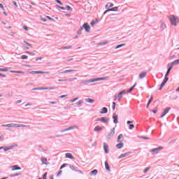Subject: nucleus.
Here are the masks:
<instances>
[{
  "label": "nucleus",
  "instance_id": "obj_59",
  "mask_svg": "<svg viewBox=\"0 0 179 179\" xmlns=\"http://www.w3.org/2000/svg\"><path fill=\"white\" fill-rule=\"evenodd\" d=\"M170 71H171V70H169V69H168V71H166V73L165 76H167L168 75H169Z\"/></svg>",
  "mask_w": 179,
  "mask_h": 179
},
{
  "label": "nucleus",
  "instance_id": "obj_46",
  "mask_svg": "<svg viewBox=\"0 0 179 179\" xmlns=\"http://www.w3.org/2000/svg\"><path fill=\"white\" fill-rule=\"evenodd\" d=\"M21 58H22V59H27L28 57H27V55H23L21 57Z\"/></svg>",
  "mask_w": 179,
  "mask_h": 179
},
{
  "label": "nucleus",
  "instance_id": "obj_53",
  "mask_svg": "<svg viewBox=\"0 0 179 179\" xmlns=\"http://www.w3.org/2000/svg\"><path fill=\"white\" fill-rule=\"evenodd\" d=\"M91 26H94L96 24V21H92L91 23H90Z\"/></svg>",
  "mask_w": 179,
  "mask_h": 179
},
{
  "label": "nucleus",
  "instance_id": "obj_1",
  "mask_svg": "<svg viewBox=\"0 0 179 179\" xmlns=\"http://www.w3.org/2000/svg\"><path fill=\"white\" fill-rule=\"evenodd\" d=\"M169 19L172 26H175V27L177 26V23H178L179 22V19L178 17H176V15H171L169 16Z\"/></svg>",
  "mask_w": 179,
  "mask_h": 179
},
{
  "label": "nucleus",
  "instance_id": "obj_27",
  "mask_svg": "<svg viewBox=\"0 0 179 179\" xmlns=\"http://www.w3.org/2000/svg\"><path fill=\"white\" fill-rule=\"evenodd\" d=\"M124 146V143H120L117 145H116V148H117V149H122V148Z\"/></svg>",
  "mask_w": 179,
  "mask_h": 179
},
{
  "label": "nucleus",
  "instance_id": "obj_11",
  "mask_svg": "<svg viewBox=\"0 0 179 179\" xmlns=\"http://www.w3.org/2000/svg\"><path fill=\"white\" fill-rule=\"evenodd\" d=\"M75 128H78V126H72V127H70L66 129H64V130H62V132H65L66 131H71L72 129H75Z\"/></svg>",
  "mask_w": 179,
  "mask_h": 179
},
{
  "label": "nucleus",
  "instance_id": "obj_39",
  "mask_svg": "<svg viewBox=\"0 0 179 179\" xmlns=\"http://www.w3.org/2000/svg\"><path fill=\"white\" fill-rule=\"evenodd\" d=\"M164 85H166V83H164V81L161 84V87H159V90H162V89H163V87H164Z\"/></svg>",
  "mask_w": 179,
  "mask_h": 179
},
{
  "label": "nucleus",
  "instance_id": "obj_25",
  "mask_svg": "<svg viewBox=\"0 0 179 179\" xmlns=\"http://www.w3.org/2000/svg\"><path fill=\"white\" fill-rule=\"evenodd\" d=\"M110 12H117L118 10V7H114L110 9H108Z\"/></svg>",
  "mask_w": 179,
  "mask_h": 179
},
{
  "label": "nucleus",
  "instance_id": "obj_22",
  "mask_svg": "<svg viewBox=\"0 0 179 179\" xmlns=\"http://www.w3.org/2000/svg\"><path fill=\"white\" fill-rule=\"evenodd\" d=\"M108 111V110H107V108L103 107V108L101 109V111L100 112V114H107Z\"/></svg>",
  "mask_w": 179,
  "mask_h": 179
},
{
  "label": "nucleus",
  "instance_id": "obj_57",
  "mask_svg": "<svg viewBox=\"0 0 179 179\" xmlns=\"http://www.w3.org/2000/svg\"><path fill=\"white\" fill-rule=\"evenodd\" d=\"M56 2L57 3H59V5H62V2H61V1H59V0H56Z\"/></svg>",
  "mask_w": 179,
  "mask_h": 179
},
{
  "label": "nucleus",
  "instance_id": "obj_21",
  "mask_svg": "<svg viewBox=\"0 0 179 179\" xmlns=\"http://www.w3.org/2000/svg\"><path fill=\"white\" fill-rule=\"evenodd\" d=\"M122 139H124V135L120 134L117 137V142H122Z\"/></svg>",
  "mask_w": 179,
  "mask_h": 179
},
{
  "label": "nucleus",
  "instance_id": "obj_35",
  "mask_svg": "<svg viewBox=\"0 0 179 179\" xmlns=\"http://www.w3.org/2000/svg\"><path fill=\"white\" fill-rule=\"evenodd\" d=\"M11 73H23V71H10Z\"/></svg>",
  "mask_w": 179,
  "mask_h": 179
},
{
  "label": "nucleus",
  "instance_id": "obj_23",
  "mask_svg": "<svg viewBox=\"0 0 179 179\" xmlns=\"http://www.w3.org/2000/svg\"><path fill=\"white\" fill-rule=\"evenodd\" d=\"M174 64L172 63H169L168 64V69L169 71H171V69H173V66H174Z\"/></svg>",
  "mask_w": 179,
  "mask_h": 179
},
{
  "label": "nucleus",
  "instance_id": "obj_56",
  "mask_svg": "<svg viewBox=\"0 0 179 179\" xmlns=\"http://www.w3.org/2000/svg\"><path fill=\"white\" fill-rule=\"evenodd\" d=\"M0 8H1V9H3V10H5V8H3V3H0Z\"/></svg>",
  "mask_w": 179,
  "mask_h": 179
},
{
  "label": "nucleus",
  "instance_id": "obj_55",
  "mask_svg": "<svg viewBox=\"0 0 179 179\" xmlns=\"http://www.w3.org/2000/svg\"><path fill=\"white\" fill-rule=\"evenodd\" d=\"M140 138H141L142 139H145V140L149 139V137H145V136H140Z\"/></svg>",
  "mask_w": 179,
  "mask_h": 179
},
{
  "label": "nucleus",
  "instance_id": "obj_26",
  "mask_svg": "<svg viewBox=\"0 0 179 179\" xmlns=\"http://www.w3.org/2000/svg\"><path fill=\"white\" fill-rule=\"evenodd\" d=\"M85 101L87 103H94V99H92L90 98L85 99Z\"/></svg>",
  "mask_w": 179,
  "mask_h": 179
},
{
  "label": "nucleus",
  "instance_id": "obj_4",
  "mask_svg": "<svg viewBox=\"0 0 179 179\" xmlns=\"http://www.w3.org/2000/svg\"><path fill=\"white\" fill-rule=\"evenodd\" d=\"M83 29H85V31L87 33H89L90 31V25H89L88 23H85L83 26Z\"/></svg>",
  "mask_w": 179,
  "mask_h": 179
},
{
  "label": "nucleus",
  "instance_id": "obj_5",
  "mask_svg": "<svg viewBox=\"0 0 179 179\" xmlns=\"http://www.w3.org/2000/svg\"><path fill=\"white\" fill-rule=\"evenodd\" d=\"M127 124H128L129 125V129H134V128H135V125L132 124H134L133 121L128 120L127 122Z\"/></svg>",
  "mask_w": 179,
  "mask_h": 179
},
{
  "label": "nucleus",
  "instance_id": "obj_54",
  "mask_svg": "<svg viewBox=\"0 0 179 179\" xmlns=\"http://www.w3.org/2000/svg\"><path fill=\"white\" fill-rule=\"evenodd\" d=\"M66 166V164H64L63 165L61 166L60 167V170H62V169H64V167Z\"/></svg>",
  "mask_w": 179,
  "mask_h": 179
},
{
  "label": "nucleus",
  "instance_id": "obj_7",
  "mask_svg": "<svg viewBox=\"0 0 179 179\" xmlns=\"http://www.w3.org/2000/svg\"><path fill=\"white\" fill-rule=\"evenodd\" d=\"M170 110H171V108L170 107H168L166 109H164V113L161 115V118H163V117H164V115H166V114H167L169 111H170Z\"/></svg>",
  "mask_w": 179,
  "mask_h": 179
},
{
  "label": "nucleus",
  "instance_id": "obj_42",
  "mask_svg": "<svg viewBox=\"0 0 179 179\" xmlns=\"http://www.w3.org/2000/svg\"><path fill=\"white\" fill-rule=\"evenodd\" d=\"M167 80H169V78L165 76V78H164L163 82H164V83H167Z\"/></svg>",
  "mask_w": 179,
  "mask_h": 179
},
{
  "label": "nucleus",
  "instance_id": "obj_61",
  "mask_svg": "<svg viewBox=\"0 0 179 179\" xmlns=\"http://www.w3.org/2000/svg\"><path fill=\"white\" fill-rule=\"evenodd\" d=\"M152 113H153L154 114H156V113H157V109H154V110H152Z\"/></svg>",
  "mask_w": 179,
  "mask_h": 179
},
{
  "label": "nucleus",
  "instance_id": "obj_44",
  "mask_svg": "<svg viewBox=\"0 0 179 179\" xmlns=\"http://www.w3.org/2000/svg\"><path fill=\"white\" fill-rule=\"evenodd\" d=\"M76 100H79V98H75V99L71 100L70 101H71V103H75V101H76Z\"/></svg>",
  "mask_w": 179,
  "mask_h": 179
},
{
  "label": "nucleus",
  "instance_id": "obj_52",
  "mask_svg": "<svg viewBox=\"0 0 179 179\" xmlns=\"http://www.w3.org/2000/svg\"><path fill=\"white\" fill-rule=\"evenodd\" d=\"M43 179H47V172L43 174Z\"/></svg>",
  "mask_w": 179,
  "mask_h": 179
},
{
  "label": "nucleus",
  "instance_id": "obj_60",
  "mask_svg": "<svg viewBox=\"0 0 179 179\" xmlns=\"http://www.w3.org/2000/svg\"><path fill=\"white\" fill-rule=\"evenodd\" d=\"M13 3L15 5V8H17V3L15 1H13Z\"/></svg>",
  "mask_w": 179,
  "mask_h": 179
},
{
  "label": "nucleus",
  "instance_id": "obj_8",
  "mask_svg": "<svg viewBox=\"0 0 179 179\" xmlns=\"http://www.w3.org/2000/svg\"><path fill=\"white\" fill-rule=\"evenodd\" d=\"M129 155H131V152H125V153L121 154L118 157V159H124V157H127V156H129Z\"/></svg>",
  "mask_w": 179,
  "mask_h": 179
},
{
  "label": "nucleus",
  "instance_id": "obj_16",
  "mask_svg": "<svg viewBox=\"0 0 179 179\" xmlns=\"http://www.w3.org/2000/svg\"><path fill=\"white\" fill-rule=\"evenodd\" d=\"M96 121H101L102 122H108V119L107 117H101L97 119Z\"/></svg>",
  "mask_w": 179,
  "mask_h": 179
},
{
  "label": "nucleus",
  "instance_id": "obj_3",
  "mask_svg": "<svg viewBox=\"0 0 179 179\" xmlns=\"http://www.w3.org/2000/svg\"><path fill=\"white\" fill-rule=\"evenodd\" d=\"M163 149V147H158L157 148H153L150 150V152L152 153V155H155V153H159L160 150Z\"/></svg>",
  "mask_w": 179,
  "mask_h": 179
},
{
  "label": "nucleus",
  "instance_id": "obj_43",
  "mask_svg": "<svg viewBox=\"0 0 179 179\" xmlns=\"http://www.w3.org/2000/svg\"><path fill=\"white\" fill-rule=\"evenodd\" d=\"M107 43H108V41H103V42H102V43H101L99 44H100V45H105V44H107Z\"/></svg>",
  "mask_w": 179,
  "mask_h": 179
},
{
  "label": "nucleus",
  "instance_id": "obj_6",
  "mask_svg": "<svg viewBox=\"0 0 179 179\" xmlns=\"http://www.w3.org/2000/svg\"><path fill=\"white\" fill-rule=\"evenodd\" d=\"M69 169H71V170H72L73 171H76L77 173H80V174H83V172H82V171L76 170V168H75V166L73 165H71L69 166Z\"/></svg>",
  "mask_w": 179,
  "mask_h": 179
},
{
  "label": "nucleus",
  "instance_id": "obj_51",
  "mask_svg": "<svg viewBox=\"0 0 179 179\" xmlns=\"http://www.w3.org/2000/svg\"><path fill=\"white\" fill-rule=\"evenodd\" d=\"M66 62H71V61H73V58L66 59Z\"/></svg>",
  "mask_w": 179,
  "mask_h": 179
},
{
  "label": "nucleus",
  "instance_id": "obj_20",
  "mask_svg": "<svg viewBox=\"0 0 179 179\" xmlns=\"http://www.w3.org/2000/svg\"><path fill=\"white\" fill-rule=\"evenodd\" d=\"M103 128H101V127L100 126H96L94 129V132H97L99 131H102Z\"/></svg>",
  "mask_w": 179,
  "mask_h": 179
},
{
  "label": "nucleus",
  "instance_id": "obj_10",
  "mask_svg": "<svg viewBox=\"0 0 179 179\" xmlns=\"http://www.w3.org/2000/svg\"><path fill=\"white\" fill-rule=\"evenodd\" d=\"M29 73H31V74H38V73H48V72H45V71H30Z\"/></svg>",
  "mask_w": 179,
  "mask_h": 179
},
{
  "label": "nucleus",
  "instance_id": "obj_47",
  "mask_svg": "<svg viewBox=\"0 0 179 179\" xmlns=\"http://www.w3.org/2000/svg\"><path fill=\"white\" fill-rule=\"evenodd\" d=\"M47 19H48V20H51V22H54V19L51 18V17L50 16H46Z\"/></svg>",
  "mask_w": 179,
  "mask_h": 179
},
{
  "label": "nucleus",
  "instance_id": "obj_30",
  "mask_svg": "<svg viewBox=\"0 0 179 179\" xmlns=\"http://www.w3.org/2000/svg\"><path fill=\"white\" fill-rule=\"evenodd\" d=\"M105 167L108 171H110V166L108 165V162H105Z\"/></svg>",
  "mask_w": 179,
  "mask_h": 179
},
{
  "label": "nucleus",
  "instance_id": "obj_34",
  "mask_svg": "<svg viewBox=\"0 0 179 179\" xmlns=\"http://www.w3.org/2000/svg\"><path fill=\"white\" fill-rule=\"evenodd\" d=\"M103 79L101 78H98L96 79H92L91 80V82H97L98 80H103Z\"/></svg>",
  "mask_w": 179,
  "mask_h": 179
},
{
  "label": "nucleus",
  "instance_id": "obj_24",
  "mask_svg": "<svg viewBox=\"0 0 179 179\" xmlns=\"http://www.w3.org/2000/svg\"><path fill=\"white\" fill-rule=\"evenodd\" d=\"M145 76H146V72H142L139 75L140 79H143V78H145Z\"/></svg>",
  "mask_w": 179,
  "mask_h": 179
},
{
  "label": "nucleus",
  "instance_id": "obj_18",
  "mask_svg": "<svg viewBox=\"0 0 179 179\" xmlns=\"http://www.w3.org/2000/svg\"><path fill=\"white\" fill-rule=\"evenodd\" d=\"M103 149L105 151V153H108V145L107 143H103Z\"/></svg>",
  "mask_w": 179,
  "mask_h": 179
},
{
  "label": "nucleus",
  "instance_id": "obj_62",
  "mask_svg": "<svg viewBox=\"0 0 179 179\" xmlns=\"http://www.w3.org/2000/svg\"><path fill=\"white\" fill-rule=\"evenodd\" d=\"M66 96H68V95H61L60 99H64V97H66Z\"/></svg>",
  "mask_w": 179,
  "mask_h": 179
},
{
  "label": "nucleus",
  "instance_id": "obj_14",
  "mask_svg": "<svg viewBox=\"0 0 179 179\" xmlns=\"http://www.w3.org/2000/svg\"><path fill=\"white\" fill-rule=\"evenodd\" d=\"M127 94V91L123 90L122 92H120L118 94H117V97L118 99H122V95L123 94Z\"/></svg>",
  "mask_w": 179,
  "mask_h": 179
},
{
  "label": "nucleus",
  "instance_id": "obj_64",
  "mask_svg": "<svg viewBox=\"0 0 179 179\" xmlns=\"http://www.w3.org/2000/svg\"><path fill=\"white\" fill-rule=\"evenodd\" d=\"M50 104H57V102H55V101H50Z\"/></svg>",
  "mask_w": 179,
  "mask_h": 179
},
{
  "label": "nucleus",
  "instance_id": "obj_45",
  "mask_svg": "<svg viewBox=\"0 0 179 179\" xmlns=\"http://www.w3.org/2000/svg\"><path fill=\"white\" fill-rule=\"evenodd\" d=\"M57 8H58L59 9H62V10H65V8L62 7V6H56Z\"/></svg>",
  "mask_w": 179,
  "mask_h": 179
},
{
  "label": "nucleus",
  "instance_id": "obj_9",
  "mask_svg": "<svg viewBox=\"0 0 179 179\" xmlns=\"http://www.w3.org/2000/svg\"><path fill=\"white\" fill-rule=\"evenodd\" d=\"M41 160L43 164H46V165H47V164H50V162H48L47 158H45V157H42L41 158Z\"/></svg>",
  "mask_w": 179,
  "mask_h": 179
},
{
  "label": "nucleus",
  "instance_id": "obj_49",
  "mask_svg": "<svg viewBox=\"0 0 179 179\" xmlns=\"http://www.w3.org/2000/svg\"><path fill=\"white\" fill-rule=\"evenodd\" d=\"M22 27H23L24 30H26V31H27V30H29V28L26 25L23 26Z\"/></svg>",
  "mask_w": 179,
  "mask_h": 179
},
{
  "label": "nucleus",
  "instance_id": "obj_50",
  "mask_svg": "<svg viewBox=\"0 0 179 179\" xmlns=\"http://www.w3.org/2000/svg\"><path fill=\"white\" fill-rule=\"evenodd\" d=\"M83 103V102L81 101H79L78 102L76 103L77 106H80Z\"/></svg>",
  "mask_w": 179,
  "mask_h": 179
},
{
  "label": "nucleus",
  "instance_id": "obj_17",
  "mask_svg": "<svg viewBox=\"0 0 179 179\" xmlns=\"http://www.w3.org/2000/svg\"><path fill=\"white\" fill-rule=\"evenodd\" d=\"M11 169H12L13 171H15L16 170H22V168L19 167V166H17V165L11 166Z\"/></svg>",
  "mask_w": 179,
  "mask_h": 179
},
{
  "label": "nucleus",
  "instance_id": "obj_2",
  "mask_svg": "<svg viewBox=\"0 0 179 179\" xmlns=\"http://www.w3.org/2000/svg\"><path fill=\"white\" fill-rule=\"evenodd\" d=\"M2 127H8V128H20V127H26V125L17 124H3Z\"/></svg>",
  "mask_w": 179,
  "mask_h": 179
},
{
  "label": "nucleus",
  "instance_id": "obj_37",
  "mask_svg": "<svg viewBox=\"0 0 179 179\" xmlns=\"http://www.w3.org/2000/svg\"><path fill=\"white\" fill-rule=\"evenodd\" d=\"M75 70H65L64 71L62 72V73H68L69 72H73Z\"/></svg>",
  "mask_w": 179,
  "mask_h": 179
},
{
  "label": "nucleus",
  "instance_id": "obj_13",
  "mask_svg": "<svg viewBox=\"0 0 179 179\" xmlns=\"http://www.w3.org/2000/svg\"><path fill=\"white\" fill-rule=\"evenodd\" d=\"M48 89L50 90H54V87H38L37 88L38 90H48Z\"/></svg>",
  "mask_w": 179,
  "mask_h": 179
},
{
  "label": "nucleus",
  "instance_id": "obj_38",
  "mask_svg": "<svg viewBox=\"0 0 179 179\" xmlns=\"http://www.w3.org/2000/svg\"><path fill=\"white\" fill-rule=\"evenodd\" d=\"M0 72H8V68L0 69Z\"/></svg>",
  "mask_w": 179,
  "mask_h": 179
},
{
  "label": "nucleus",
  "instance_id": "obj_48",
  "mask_svg": "<svg viewBox=\"0 0 179 179\" xmlns=\"http://www.w3.org/2000/svg\"><path fill=\"white\" fill-rule=\"evenodd\" d=\"M66 9L67 10H72V7H71L70 6H66Z\"/></svg>",
  "mask_w": 179,
  "mask_h": 179
},
{
  "label": "nucleus",
  "instance_id": "obj_12",
  "mask_svg": "<svg viewBox=\"0 0 179 179\" xmlns=\"http://www.w3.org/2000/svg\"><path fill=\"white\" fill-rule=\"evenodd\" d=\"M115 134V128H113L111 129L110 134H108V136L109 138H111V136H114Z\"/></svg>",
  "mask_w": 179,
  "mask_h": 179
},
{
  "label": "nucleus",
  "instance_id": "obj_63",
  "mask_svg": "<svg viewBox=\"0 0 179 179\" xmlns=\"http://www.w3.org/2000/svg\"><path fill=\"white\" fill-rule=\"evenodd\" d=\"M62 174V171H59V173H57V176H61Z\"/></svg>",
  "mask_w": 179,
  "mask_h": 179
},
{
  "label": "nucleus",
  "instance_id": "obj_58",
  "mask_svg": "<svg viewBox=\"0 0 179 179\" xmlns=\"http://www.w3.org/2000/svg\"><path fill=\"white\" fill-rule=\"evenodd\" d=\"M10 149H12V148H6L4 149V151L6 152V151H8V150H10Z\"/></svg>",
  "mask_w": 179,
  "mask_h": 179
},
{
  "label": "nucleus",
  "instance_id": "obj_41",
  "mask_svg": "<svg viewBox=\"0 0 179 179\" xmlns=\"http://www.w3.org/2000/svg\"><path fill=\"white\" fill-rule=\"evenodd\" d=\"M149 170H150V166H148V168H146L144 171L143 173H146L149 171Z\"/></svg>",
  "mask_w": 179,
  "mask_h": 179
},
{
  "label": "nucleus",
  "instance_id": "obj_15",
  "mask_svg": "<svg viewBox=\"0 0 179 179\" xmlns=\"http://www.w3.org/2000/svg\"><path fill=\"white\" fill-rule=\"evenodd\" d=\"M113 122L115 124H118V115L113 114Z\"/></svg>",
  "mask_w": 179,
  "mask_h": 179
},
{
  "label": "nucleus",
  "instance_id": "obj_40",
  "mask_svg": "<svg viewBox=\"0 0 179 179\" xmlns=\"http://www.w3.org/2000/svg\"><path fill=\"white\" fill-rule=\"evenodd\" d=\"M124 45H125V43L118 45L117 46H116L115 49L117 50V48H121V47H124Z\"/></svg>",
  "mask_w": 179,
  "mask_h": 179
},
{
  "label": "nucleus",
  "instance_id": "obj_32",
  "mask_svg": "<svg viewBox=\"0 0 179 179\" xmlns=\"http://www.w3.org/2000/svg\"><path fill=\"white\" fill-rule=\"evenodd\" d=\"M152 100H153V95H152L150 96V99H149L148 103L147 104V108H148L149 107V104H150V103H152Z\"/></svg>",
  "mask_w": 179,
  "mask_h": 179
},
{
  "label": "nucleus",
  "instance_id": "obj_31",
  "mask_svg": "<svg viewBox=\"0 0 179 179\" xmlns=\"http://www.w3.org/2000/svg\"><path fill=\"white\" fill-rule=\"evenodd\" d=\"M113 6H114L113 3H108L106 6V8H113Z\"/></svg>",
  "mask_w": 179,
  "mask_h": 179
},
{
  "label": "nucleus",
  "instance_id": "obj_29",
  "mask_svg": "<svg viewBox=\"0 0 179 179\" xmlns=\"http://www.w3.org/2000/svg\"><path fill=\"white\" fill-rule=\"evenodd\" d=\"M90 176H96V174H97V170L96 169H94V171H92L90 173Z\"/></svg>",
  "mask_w": 179,
  "mask_h": 179
},
{
  "label": "nucleus",
  "instance_id": "obj_33",
  "mask_svg": "<svg viewBox=\"0 0 179 179\" xmlns=\"http://www.w3.org/2000/svg\"><path fill=\"white\" fill-rule=\"evenodd\" d=\"M71 48H72V46H71V45L64 46V47L62 48V50H71Z\"/></svg>",
  "mask_w": 179,
  "mask_h": 179
},
{
  "label": "nucleus",
  "instance_id": "obj_36",
  "mask_svg": "<svg viewBox=\"0 0 179 179\" xmlns=\"http://www.w3.org/2000/svg\"><path fill=\"white\" fill-rule=\"evenodd\" d=\"M173 65H178L179 64V59H176L175 61L173 62Z\"/></svg>",
  "mask_w": 179,
  "mask_h": 179
},
{
  "label": "nucleus",
  "instance_id": "obj_28",
  "mask_svg": "<svg viewBox=\"0 0 179 179\" xmlns=\"http://www.w3.org/2000/svg\"><path fill=\"white\" fill-rule=\"evenodd\" d=\"M136 86V83H135L129 90L126 92V93H131L132 90H134V88Z\"/></svg>",
  "mask_w": 179,
  "mask_h": 179
},
{
  "label": "nucleus",
  "instance_id": "obj_19",
  "mask_svg": "<svg viewBox=\"0 0 179 179\" xmlns=\"http://www.w3.org/2000/svg\"><path fill=\"white\" fill-rule=\"evenodd\" d=\"M66 157L67 159H72V160H75V157L71 153H66Z\"/></svg>",
  "mask_w": 179,
  "mask_h": 179
}]
</instances>
